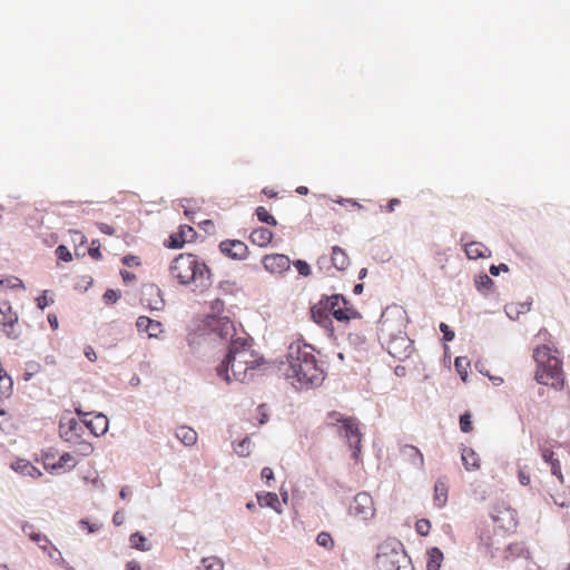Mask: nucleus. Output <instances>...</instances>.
Instances as JSON below:
<instances>
[{
  "label": "nucleus",
  "instance_id": "obj_1",
  "mask_svg": "<svg viewBox=\"0 0 570 570\" xmlns=\"http://www.w3.org/2000/svg\"><path fill=\"white\" fill-rule=\"evenodd\" d=\"M278 375L296 390L315 387L325 379L324 370L307 346L292 344L285 361L279 362Z\"/></svg>",
  "mask_w": 570,
  "mask_h": 570
},
{
  "label": "nucleus",
  "instance_id": "obj_2",
  "mask_svg": "<svg viewBox=\"0 0 570 570\" xmlns=\"http://www.w3.org/2000/svg\"><path fill=\"white\" fill-rule=\"evenodd\" d=\"M170 276L184 286H193L194 292L203 293L212 286V272L197 255L181 253L169 266Z\"/></svg>",
  "mask_w": 570,
  "mask_h": 570
},
{
  "label": "nucleus",
  "instance_id": "obj_3",
  "mask_svg": "<svg viewBox=\"0 0 570 570\" xmlns=\"http://www.w3.org/2000/svg\"><path fill=\"white\" fill-rule=\"evenodd\" d=\"M537 363L535 381L539 384L560 389L564 376L559 352L548 345L538 346L533 352Z\"/></svg>",
  "mask_w": 570,
  "mask_h": 570
},
{
  "label": "nucleus",
  "instance_id": "obj_4",
  "mask_svg": "<svg viewBox=\"0 0 570 570\" xmlns=\"http://www.w3.org/2000/svg\"><path fill=\"white\" fill-rule=\"evenodd\" d=\"M247 345V338L237 337L233 340L226 361L217 367V374L223 376L228 383H244L246 381L249 370Z\"/></svg>",
  "mask_w": 570,
  "mask_h": 570
},
{
  "label": "nucleus",
  "instance_id": "obj_5",
  "mask_svg": "<svg viewBox=\"0 0 570 570\" xmlns=\"http://www.w3.org/2000/svg\"><path fill=\"white\" fill-rule=\"evenodd\" d=\"M405 559L404 547L400 541H386L380 546L376 563L383 570H400Z\"/></svg>",
  "mask_w": 570,
  "mask_h": 570
},
{
  "label": "nucleus",
  "instance_id": "obj_6",
  "mask_svg": "<svg viewBox=\"0 0 570 570\" xmlns=\"http://www.w3.org/2000/svg\"><path fill=\"white\" fill-rule=\"evenodd\" d=\"M381 332L386 351L391 356L399 360L410 356L412 342L404 332L400 331L396 335H392L386 328V322H382Z\"/></svg>",
  "mask_w": 570,
  "mask_h": 570
},
{
  "label": "nucleus",
  "instance_id": "obj_7",
  "mask_svg": "<svg viewBox=\"0 0 570 570\" xmlns=\"http://www.w3.org/2000/svg\"><path fill=\"white\" fill-rule=\"evenodd\" d=\"M351 517L358 521H368L375 515L373 498L366 492L357 493L348 507Z\"/></svg>",
  "mask_w": 570,
  "mask_h": 570
},
{
  "label": "nucleus",
  "instance_id": "obj_8",
  "mask_svg": "<svg viewBox=\"0 0 570 570\" xmlns=\"http://www.w3.org/2000/svg\"><path fill=\"white\" fill-rule=\"evenodd\" d=\"M0 325L8 338L18 340L20 337L19 316L8 301L0 303Z\"/></svg>",
  "mask_w": 570,
  "mask_h": 570
},
{
  "label": "nucleus",
  "instance_id": "obj_9",
  "mask_svg": "<svg viewBox=\"0 0 570 570\" xmlns=\"http://www.w3.org/2000/svg\"><path fill=\"white\" fill-rule=\"evenodd\" d=\"M325 303L330 314L338 322H348L361 317L360 313L342 295H333Z\"/></svg>",
  "mask_w": 570,
  "mask_h": 570
},
{
  "label": "nucleus",
  "instance_id": "obj_10",
  "mask_svg": "<svg viewBox=\"0 0 570 570\" xmlns=\"http://www.w3.org/2000/svg\"><path fill=\"white\" fill-rule=\"evenodd\" d=\"M204 331L226 340L233 335L235 327L227 316L208 315L204 321Z\"/></svg>",
  "mask_w": 570,
  "mask_h": 570
},
{
  "label": "nucleus",
  "instance_id": "obj_11",
  "mask_svg": "<svg viewBox=\"0 0 570 570\" xmlns=\"http://www.w3.org/2000/svg\"><path fill=\"white\" fill-rule=\"evenodd\" d=\"M197 233L189 225H180L178 229L170 234L165 242V246L173 249L184 247L185 244L191 243L196 239Z\"/></svg>",
  "mask_w": 570,
  "mask_h": 570
},
{
  "label": "nucleus",
  "instance_id": "obj_12",
  "mask_svg": "<svg viewBox=\"0 0 570 570\" xmlns=\"http://www.w3.org/2000/svg\"><path fill=\"white\" fill-rule=\"evenodd\" d=\"M77 413L82 416V423L95 436L104 435L108 431L109 421L106 415L101 413H83L80 410H77Z\"/></svg>",
  "mask_w": 570,
  "mask_h": 570
},
{
  "label": "nucleus",
  "instance_id": "obj_13",
  "mask_svg": "<svg viewBox=\"0 0 570 570\" xmlns=\"http://www.w3.org/2000/svg\"><path fill=\"white\" fill-rule=\"evenodd\" d=\"M345 438L348 440L350 446L354 449L353 458L357 459L361 452L362 434L360 423L355 417H346L344 420Z\"/></svg>",
  "mask_w": 570,
  "mask_h": 570
},
{
  "label": "nucleus",
  "instance_id": "obj_14",
  "mask_svg": "<svg viewBox=\"0 0 570 570\" xmlns=\"http://www.w3.org/2000/svg\"><path fill=\"white\" fill-rule=\"evenodd\" d=\"M219 250L228 258L242 261L248 255L247 245L238 239H226L219 244Z\"/></svg>",
  "mask_w": 570,
  "mask_h": 570
},
{
  "label": "nucleus",
  "instance_id": "obj_15",
  "mask_svg": "<svg viewBox=\"0 0 570 570\" xmlns=\"http://www.w3.org/2000/svg\"><path fill=\"white\" fill-rule=\"evenodd\" d=\"M263 264L266 271L275 274H282L289 269L291 261L286 255L272 254L264 256Z\"/></svg>",
  "mask_w": 570,
  "mask_h": 570
},
{
  "label": "nucleus",
  "instance_id": "obj_16",
  "mask_svg": "<svg viewBox=\"0 0 570 570\" xmlns=\"http://www.w3.org/2000/svg\"><path fill=\"white\" fill-rule=\"evenodd\" d=\"M136 326L139 332L146 333L148 337H158L163 333L161 323L147 316H139Z\"/></svg>",
  "mask_w": 570,
  "mask_h": 570
},
{
  "label": "nucleus",
  "instance_id": "obj_17",
  "mask_svg": "<svg viewBox=\"0 0 570 570\" xmlns=\"http://www.w3.org/2000/svg\"><path fill=\"white\" fill-rule=\"evenodd\" d=\"M279 363L266 360L263 355L252 352V371H259L264 374L277 373Z\"/></svg>",
  "mask_w": 570,
  "mask_h": 570
},
{
  "label": "nucleus",
  "instance_id": "obj_18",
  "mask_svg": "<svg viewBox=\"0 0 570 570\" xmlns=\"http://www.w3.org/2000/svg\"><path fill=\"white\" fill-rule=\"evenodd\" d=\"M22 532L29 537L35 543L38 544L40 549L47 551L51 546L48 537L39 531H37L36 527L29 522L22 524Z\"/></svg>",
  "mask_w": 570,
  "mask_h": 570
},
{
  "label": "nucleus",
  "instance_id": "obj_19",
  "mask_svg": "<svg viewBox=\"0 0 570 570\" xmlns=\"http://www.w3.org/2000/svg\"><path fill=\"white\" fill-rule=\"evenodd\" d=\"M401 455L404 461H407L413 466L422 469L424 466V458L421 451L410 444H405L401 448Z\"/></svg>",
  "mask_w": 570,
  "mask_h": 570
},
{
  "label": "nucleus",
  "instance_id": "obj_20",
  "mask_svg": "<svg viewBox=\"0 0 570 570\" xmlns=\"http://www.w3.org/2000/svg\"><path fill=\"white\" fill-rule=\"evenodd\" d=\"M542 459L550 464L551 473L558 478L560 482H563V474L561 471L560 461L554 458V453L552 450L548 448H541L540 450Z\"/></svg>",
  "mask_w": 570,
  "mask_h": 570
},
{
  "label": "nucleus",
  "instance_id": "obj_21",
  "mask_svg": "<svg viewBox=\"0 0 570 570\" xmlns=\"http://www.w3.org/2000/svg\"><path fill=\"white\" fill-rule=\"evenodd\" d=\"M311 315L315 323L322 326H326L328 323H331L330 320V311L326 306L325 301H321L318 304L314 305L311 308Z\"/></svg>",
  "mask_w": 570,
  "mask_h": 570
},
{
  "label": "nucleus",
  "instance_id": "obj_22",
  "mask_svg": "<svg viewBox=\"0 0 570 570\" xmlns=\"http://www.w3.org/2000/svg\"><path fill=\"white\" fill-rule=\"evenodd\" d=\"M449 485L445 479H439L434 485L433 502L435 507L443 508L448 502Z\"/></svg>",
  "mask_w": 570,
  "mask_h": 570
},
{
  "label": "nucleus",
  "instance_id": "obj_23",
  "mask_svg": "<svg viewBox=\"0 0 570 570\" xmlns=\"http://www.w3.org/2000/svg\"><path fill=\"white\" fill-rule=\"evenodd\" d=\"M465 254L470 259L484 258L490 256V249L480 242H471L465 245Z\"/></svg>",
  "mask_w": 570,
  "mask_h": 570
},
{
  "label": "nucleus",
  "instance_id": "obj_24",
  "mask_svg": "<svg viewBox=\"0 0 570 570\" xmlns=\"http://www.w3.org/2000/svg\"><path fill=\"white\" fill-rule=\"evenodd\" d=\"M81 426L76 420H70L67 424H60V435L67 442H77V439L79 438L78 430H80Z\"/></svg>",
  "mask_w": 570,
  "mask_h": 570
},
{
  "label": "nucleus",
  "instance_id": "obj_25",
  "mask_svg": "<svg viewBox=\"0 0 570 570\" xmlns=\"http://www.w3.org/2000/svg\"><path fill=\"white\" fill-rule=\"evenodd\" d=\"M443 560L444 554L439 548H430L426 551V570H441Z\"/></svg>",
  "mask_w": 570,
  "mask_h": 570
},
{
  "label": "nucleus",
  "instance_id": "obj_26",
  "mask_svg": "<svg viewBox=\"0 0 570 570\" xmlns=\"http://www.w3.org/2000/svg\"><path fill=\"white\" fill-rule=\"evenodd\" d=\"M146 295L150 296V298H145L146 305L153 311H160L165 302L161 298L160 289L157 286H149L147 288Z\"/></svg>",
  "mask_w": 570,
  "mask_h": 570
},
{
  "label": "nucleus",
  "instance_id": "obj_27",
  "mask_svg": "<svg viewBox=\"0 0 570 570\" xmlns=\"http://www.w3.org/2000/svg\"><path fill=\"white\" fill-rule=\"evenodd\" d=\"M273 239V233L267 227H258L252 230V244L261 247L267 246Z\"/></svg>",
  "mask_w": 570,
  "mask_h": 570
},
{
  "label": "nucleus",
  "instance_id": "obj_28",
  "mask_svg": "<svg viewBox=\"0 0 570 570\" xmlns=\"http://www.w3.org/2000/svg\"><path fill=\"white\" fill-rule=\"evenodd\" d=\"M332 263L338 271H345L350 265V258L345 250L340 246L332 247Z\"/></svg>",
  "mask_w": 570,
  "mask_h": 570
},
{
  "label": "nucleus",
  "instance_id": "obj_29",
  "mask_svg": "<svg viewBox=\"0 0 570 570\" xmlns=\"http://www.w3.org/2000/svg\"><path fill=\"white\" fill-rule=\"evenodd\" d=\"M258 504L261 507H268L275 510L276 512H281V502L278 499V495L274 492H266V493H257L256 494Z\"/></svg>",
  "mask_w": 570,
  "mask_h": 570
},
{
  "label": "nucleus",
  "instance_id": "obj_30",
  "mask_svg": "<svg viewBox=\"0 0 570 570\" xmlns=\"http://www.w3.org/2000/svg\"><path fill=\"white\" fill-rule=\"evenodd\" d=\"M176 436L186 446H191L197 442V433L188 426H180L176 431Z\"/></svg>",
  "mask_w": 570,
  "mask_h": 570
},
{
  "label": "nucleus",
  "instance_id": "obj_31",
  "mask_svg": "<svg viewBox=\"0 0 570 570\" xmlns=\"http://www.w3.org/2000/svg\"><path fill=\"white\" fill-rule=\"evenodd\" d=\"M462 462L468 471L476 470L480 468L479 455L469 448H465L462 451Z\"/></svg>",
  "mask_w": 570,
  "mask_h": 570
},
{
  "label": "nucleus",
  "instance_id": "obj_32",
  "mask_svg": "<svg viewBox=\"0 0 570 570\" xmlns=\"http://www.w3.org/2000/svg\"><path fill=\"white\" fill-rule=\"evenodd\" d=\"M13 382L0 363V396L9 397L12 392Z\"/></svg>",
  "mask_w": 570,
  "mask_h": 570
},
{
  "label": "nucleus",
  "instance_id": "obj_33",
  "mask_svg": "<svg viewBox=\"0 0 570 570\" xmlns=\"http://www.w3.org/2000/svg\"><path fill=\"white\" fill-rule=\"evenodd\" d=\"M130 544L132 548L140 550V551H148L150 549V544L148 543L147 538L139 533H132L129 538Z\"/></svg>",
  "mask_w": 570,
  "mask_h": 570
},
{
  "label": "nucleus",
  "instance_id": "obj_34",
  "mask_svg": "<svg viewBox=\"0 0 570 570\" xmlns=\"http://www.w3.org/2000/svg\"><path fill=\"white\" fill-rule=\"evenodd\" d=\"M199 570H224L223 561L217 557L203 558Z\"/></svg>",
  "mask_w": 570,
  "mask_h": 570
},
{
  "label": "nucleus",
  "instance_id": "obj_35",
  "mask_svg": "<svg viewBox=\"0 0 570 570\" xmlns=\"http://www.w3.org/2000/svg\"><path fill=\"white\" fill-rule=\"evenodd\" d=\"M454 366L462 381L465 382L468 379V370L470 367L469 360L466 357L459 356L454 361Z\"/></svg>",
  "mask_w": 570,
  "mask_h": 570
},
{
  "label": "nucleus",
  "instance_id": "obj_36",
  "mask_svg": "<svg viewBox=\"0 0 570 570\" xmlns=\"http://www.w3.org/2000/svg\"><path fill=\"white\" fill-rule=\"evenodd\" d=\"M256 215L262 223H265L271 226L277 225V220L275 219V217L272 214H269V212L265 207H257Z\"/></svg>",
  "mask_w": 570,
  "mask_h": 570
},
{
  "label": "nucleus",
  "instance_id": "obj_37",
  "mask_svg": "<svg viewBox=\"0 0 570 570\" xmlns=\"http://www.w3.org/2000/svg\"><path fill=\"white\" fill-rule=\"evenodd\" d=\"M316 543L320 547L325 548L326 550H332L334 548V540L331 535V533L326 531H322L316 537Z\"/></svg>",
  "mask_w": 570,
  "mask_h": 570
},
{
  "label": "nucleus",
  "instance_id": "obj_38",
  "mask_svg": "<svg viewBox=\"0 0 570 570\" xmlns=\"http://www.w3.org/2000/svg\"><path fill=\"white\" fill-rule=\"evenodd\" d=\"M0 285L2 287H6V288L24 289L23 282L20 278L16 277V276H9V277H6L3 279H0Z\"/></svg>",
  "mask_w": 570,
  "mask_h": 570
},
{
  "label": "nucleus",
  "instance_id": "obj_39",
  "mask_svg": "<svg viewBox=\"0 0 570 570\" xmlns=\"http://www.w3.org/2000/svg\"><path fill=\"white\" fill-rule=\"evenodd\" d=\"M494 282L487 274H481L475 277V286L479 291L490 289Z\"/></svg>",
  "mask_w": 570,
  "mask_h": 570
},
{
  "label": "nucleus",
  "instance_id": "obj_40",
  "mask_svg": "<svg viewBox=\"0 0 570 570\" xmlns=\"http://www.w3.org/2000/svg\"><path fill=\"white\" fill-rule=\"evenodd\" d=\"M75 466H76V461L70 453H63L59 458L58 463L53 465V468H68V469H72Z\"/></svg>",
  "mask_w": 570,
  "mask_h": 570
},
{
  "label": "nucleus",
  "instance_id": "obj_41",
  "mask_svg": "<svg viewBox=\"0 0 570 570\" xmlns=\"http://www.w3.org/2000/svg\"><path fill=\"white\" fill-rule=\"evenodd\" d=\"M431 522L428 519H421L415 523V530L420 535H428L431 530Z\"/></svg>",
  "mask_w": 570,
  "mask_h": 570
},
{
  "label": "nucleus",
  "instance_id": "obj_42",
  "mask_svg": "<svg viewBox=\"0 0 570 570\" xmlns=\"http://www.w3.org/2000/svg\"><path fill=\"white\" fill-rule=\"evenodd\" d=\"M269 416V409L266 404H261L256 409V419L258 420V423L262 425L267 422Z\"/></svg>",
  "mask_w": 570,
  "mask_h": 570
},
{
  "label": "nucleus",
  "instance_id": "obj_43",
  "mask_svg": "<svg viewBox=\"0 0 570 570\" xmlns=\"http://www.w3.org/2000/svg\"><path fill=\"white\" fill-rule=\"evenodd\" d=\"M460 429L464 433H469L473 430L470 413H464L460 416Z\"/></svg>",
  "mask_w": 570,
  "mask_h": 570
},
{
  "label": "nucleus",
  "instance_id": "obj_44",
  "mask_svg": "<svg viewBox=\"0 0 570 570\" xmlns=\"http://www.w3.org/2000/svg\"><path fill=\"white\" fill-rule=\"evenodd\" d=\"M56 255L62 262H71L72 261V255H71L70 250L68 249V247L65 245H59L57 247Z\"/></svg>",
  "mask_w": 570,
  "mask_h": 570
},
{
  "label": "nucleus",
  "instance_id": "obj_45",
  "mask_svg": "<svg viewBox=\"0 0 570 570\" xmlns=\"http://www.w3.org/2000/svg\"><path fill=\"white\" fill-rule=\"evenodd\" d=\"M294 266L299 275L305 277L311 275V267L305 261L298 259L294 263Z\"/></svg>",
  "mask_w": 570,
  "mask_h": 570
},
{
  "label": "nucleus",
  "instance_id": "obj_46",
  "mask_svg": "<svg viewBox=\"0 0 570 570\" xmlns=\"http://www.w3.org/2000/svg\"><path fill=\"white\" fill-rule=\"evenodd\" d=\"M36 301L37 306L40 309H45L47 306L53 303V299L48 297V291H43V293L39 297H37Z\"/></svg>",
  "mask_w": 570,
  "mask_h": 570
},
{
  "label": "nucleus",
  "instance_id": "obj_47",
  "mask_svg": "<svg viewBox=\"0 0 570 570\" xmlns=\"http://www.w3.org/2000/svg\"><path fill=\"white\" fill-rule=\"evenodd\" d=\"M235 452L239 456H247L249 454V444L247 443V440L244 439L235 446Z\"/></svg>",
  "mask_w": 570,
  "mask_h": 570
},
{
  "label": "nucleus",
  "instance_id": "obj_48",
  "mask_svg": "<svg viewBox=\"0 0 570 570\" xmlns=\"http://www.w3.org/2000/svg\"><path fill=\"white\" fill-rule=\"evenodd\" d=\"M120 297L119 293L115 289H107L104 294V301L106 304H114Z\"/></svg>",
  "mask_w": 570,
  "mask_h": 570
},
{
  "label": "nucleus",
  "instance_id": "obj_49",
  "mask_svg": "<svg viewBox=\"0 0 570 570\" xmlns=\"http://www.w3.org/2000/svg\"><path fill=\"white\" fill-rule=\"evenodd\" d=\"M89 255L94 259H100L101 258V252H100V245L98 240H92L91 246L89 248Z\"/></svg>",
  "mask_w": 570,
  "mask_h": 570
},
{
  "label": "nucleus",
  "instance_id": "obj_50",
  "mask_svg": "<svg viewBox=\"0 0 570 570\" xmlns=\"http://www.w3.org/2000/svg\"><path fill=\"white\" fill-rule=\"evenodd\" d=\"M440 330L443 333V338L446 342H450L454 338V332L450 330V327L445 323L440 324Z\"/></svg>",
  "mask_w": 570,
  "mask_h": 570
},
{
  "label": "nucleus",
  "instance_id": "obj_51",
  "mask_svg": "<svg viewBox=\"0 0 570 570\" xmlns=\"http://www.w3.org/2000/svg\"><path fill=\"white\" fill-rule=\"evenodd\" d=\"M262 479L265 481L266 485L271 487V481L274 480V473L272 469L264 468L261 473Z\"/></svg>",
  "mask_w": 570,
  "mask_h": 570
},
{
  "label": "nucleus",
  "instance_id": "obj_52",
  "mask_svg": "<svg viewBox=\"0 0 570 570\" xmlns=\"http://www.w3.org/2000/svg\"><path fill=\"white\" fill-rule=\"evenodd\" d=\"M401 204V200L399 198H392L387 202L386 206L384 207V209L387 212V213H393L395 210V207L399 206Z\"/></svg>",
  "mask_w": 570,
  "mask_h": 570
},
{
  "label": "nucleus",
  "instance_id": "obj_53",
  "mask_svg": "<svg viewBox=\"0 0 570 570\" xmlns=\"http://www.w3.org/2000/svg\"><path fill=\"white\" fill-rule=\"evenodd\" d=\"M501 271H503V272H508V271H509V268H508V266H507L505 264H500V265H498V266L492 265V266L490 267V273H491V275H493V276H498V275L500 274V272H501Z\"/></svg>",
  "mask_w": 570,
  "mask_h": 570
},
{
  "label": "nucleus",
  "instance_id": "obj_54",
  "mask_svg": "<svg viewBox=\"0 0 570 570\" xmlns=\"http://www.w3.org/2000/svg\"><path fill=\"white\" fill-rule=\"evenodd\" d=\"M98 228L102 234H106V235H114V233H115L114 227L106 223H99Z\"/></svg>",
  "mask_w": 570,
  "mask_h": 570
},
{
  "label": "nucleus",
  "instance_id": "obj_55",
  "mask_svg": "<svg viewBox=\"0 0 570 570\" xmlns=\"http://www.w3.org/2000/svg\"><path fill=\"white\" fill-rule=\"evenodd\" d=\"M328 419L332 421V422H337V423H342L344 425V420L346 417H344L341 413L338 412H331L328 414Z\"/></svg>",
  "mask_w": 570,
  "mask_h": 570
},
{
  "label": "nucleus",
  "instance_id": "obj_56",
  "mask_svg": "<svg viewBox=\"0 0 570 570\" xmlns=\"http://www.w3.org/2000/svg\"><path fill=\"white\" fill-rule=\"evenodd\" d=\"M205 232L210 233L214 230V223L209 219L203 220L198 224Z\"/></svg>",
  "mask_w": 570,
  "mask_h": 570
},
{
  "label": "nucleus",
  "instance_id": "obj_57",
  "mask_svg": "<svg viewBox=\"0 0 570 570\" xmlns=\"http://www.w3.org/2000/svg\"><path fill=\"white\" fill-rule=\"evenodd\" d=\"M85 355L90 362H95L97 360L96 352L91 346L85 347Z\"/></svg>",
  "mask_w": 570,
  "mask_h": 570
},
{
  "label": "nucleus",
  "instance_id": "obj_58",
  "mask_svg": "<svg viewBox=\"0 0 570 570\" xmlns=\"http://www.w3.org/2000/svg\"><path fill=\"white\" fill-rule=\"evenodd\" d=\"M518 478L522 485H528L530 483V475L524 471H519Z\"/></svg>",
  "mask_w": 570,
  "mask_h": 570
},
{
  "label": "nucleus",
  "instance_id": "obj_59",
  "mask_svg": "<svg viewBox=\"0 0 570 570\" xmlns=\"http://www.w3.org/2000/svg\"><path fill=\"white\" fill-rule=\"evenodd\" d=\"M48 322L50 324V327L56 331L59 326V323H58V317L56 314H49L48 315Z\"/></svg>",
  "mask_w": 570,
  "mask_h": 570
},
{
  "label": "nucleus",
  "instance_id": "obj_60",
  "mask_svg": "<svg viewBox=\"0 0 570 570\" xmlns=\"http://www.w3.org/2000/svg\"><path fill=\"white\" fill-rule=\"evenodd\" d=\"M94 451V448L90 443H87V442H82L81 443V453L83 455H88L90 454L91 452Z\"/></svg>",
  "mask_w": 570,
  "mask_h": 570
},
{
  "label": "nucleus",
  "instance_id": "obj_61",
  "mask_svg": "<svg viewBox=\"0 0 570 570\" xmlns=\"http://www.w3.org/2000/svg\"><path fill=\"white\" fill-rule=\"evenodd\" d=\"M112 522L116 524V525H120L122 524L124 522V515L121 512H116L112 517Z\"/></svg>",
  "mask_w": 570,
  "mask_h": 570
},
{
  "label": "nucleus",
  "instance_id": "obj_62",
  "mask_svg": "<svg viewBox=\"0 0 570 570\" xmlns=\"http://www.w3.org/2000/svg\"><path fill=\"white\" fill-rule=\"evenodd\" d=\"M125 570H141V568L137 561L132 560L126 563Z\"/></svg>",
  "mask_w": 570,
  "mask_h": 570
},
{
  "label": "nucleus",
  "instance_id": "obj_63",
  "mask_svg": "<svg viewBox=\"0 0 570 570\" xmlns=\"http://www.w3.org/2000/svg\"><path fill=\"white\" fill-rule=\"evenodd\" d=\"M24 468L27 470V473L30 474V475H32V472H37L38 475H41V472L39 470H37L33 465L29 464V463H26Z\"/></svg>",
  "mask_w": 570,
  "mask_h": 570
},
{
  "label": "nucleus",
  "instance_id": "obj_64",
  "mask_svg": "<svg viewBox=\"0 0 570 570\" xmlns=\"http://www.w3.org/2000/svg\"><path fill=\"white\" fill-rule=\"evenodd\" d=\"M121 276H122L124 281L135 279V275L128 271H121Z\"/></svg>",
  "mask_w": 570,
  "mask_h": 570
}]
</instances>
